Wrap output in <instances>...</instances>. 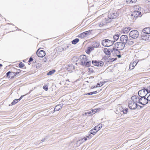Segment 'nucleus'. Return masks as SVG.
Segmentation results:
<instances>
[{
	"mask_svg": "<svg viewBox=\"0 0 150 150\" xmlns=\"http://www.w3.org/2000/svg\"><path fill=\"white\" fill-rule=\"evenodd\" d=\"M111 49H108L107 48H105L104 49L103 51L106 54L110 56L111 54Z\"/></svg>",
	"mask_w": 150,
	"mask_h": 150,
	"instance_id": "obj_19",
	"label": "nucleus"
},
{
	"mask_svg": "<svg viewBox=\"0 0 150 150\" xmlns=\"http://www.w3.org/2000/svg\"><path fill=\"white\" fill-rule=\"evenodd\" d=\"M102 125L101 124H100L99 125H98L97 126H95L94 128L93 129L95 131H96L98 132L99 131L102 127Z\"/></svg>",
	"mask_w": 150,
	"mask_h": 150,
	"instance_id": "obj_21",
	"label": "nucleus"
},
{
	"mask_svg": "<svg viewBox=\"0 0 150 150\" xmlns=\"http://www.w3.org/2000/svg\"><path fill=\"white\" fill-rule=\"evenodd\" d=\"M130 30L129 28H125L124 30V32L125 33V32L128 33L129 31Z\"/></svg>",
	"mask_w": 150,
	"mask_h": 150,
	"instance_id": "obj_34",
	"label": "nucleus"
},
{
	"mask_svg": "<svg viewBox=\"0 0 150 150\" xmlns=\"http://www.w3.org/2000/svg\"><path fill=\"white\" fill-rule=\"evenodd\" d=\"M33 59L32 57H30L29 58V60L28 61V62H31L32 61H33Z\"/></svg>",
	"mask_w": 150,
	"mask_h": 150,
	"instance_id": "obj_50",
	"label": "nucleus"
},
{
	"mask_svg": "<svg viewBox=\"0 0 150 150\" xmlns=\"http://www.w3.org/2000/svg\"><path fill=\"white\" fill-rule=\"evenodd\" d=\"M128 106L130 109L134 110L137 108L138 105L133 101L131 100L129 101V102Z\"/></svg>",
	"mask_w": 150,
	"mask_h": 150,
	"instance_id": "obj_6",
	"label": "nucleus"
},
{
	"mask_svg": "<svg viewBox=\"0 0 150 150\" xmlns=\"http://www.w3.org/2000/svg\"><path fill=\"white\" fill-rule=\"evenodd\" d=\"M92 92H90V93H86L84 94V95H92Z\"/></svg>",
	"mask_w": 150,
	"mask_h": 150,
	"instance_id": "obj_45",
	"label": "nucleus"
},
{
	"mask_svg": "<svg viewBox=\"0 0 150 150\" xmlns=\"http://www.w3.org/2000/svg\"><path fill=\"white\" fill-rule=\"evenodd\" d=\"M117 58H112V59H109V60L110 61H111L112 62V61H115V60H117Z\"/></svg>",
	"mask_w": 150,
	"mask_h": 150,
	"instance_id": "obj_43",
	"label": "nucleus"
},
{
	"mask_svg": "<svg viewBox=\"0 0 150 150\" xmlns=\"http://www.w3.org/2000/svg\"><path fill=\"white\" fill-rule=\"evenodd\" d=\"M148 2H150V0H146Z\"/></svg>",
	"mask_w": 150,
	"mask_h": 150,
	"instance_id": "obj_61",
	"label": "nucleus"
},
{
	"mask_svg": "<svg viewBox=\"0 0 150 150\" xmlns=\"http://www.w3.org/2000/svg\"><path fill=\"white\" fill-rule=\"evenodd\" d=\"M119 50L118 49H116L115 48L113 47V48L111 49V53H112L113 54L117 55L120 53V52Z\"/></svg>",
	"mask_w": 150,
	"mask_h": 150,
	"instance_id": "obj_17",
	"label": "nucleus"
},
{
	"mask_svg": "<svg viewBox=\"0 0 150 150\" xmlns=\"http://www.w3.org/2000/svg\"><path fill=\"white\" fill-rule=\"evenodd\" d=\"M146 99L148 102L150 101V94L146 97Z\"/></svg>",
	"mask_w": 150,
	"mask_h": 150,
	"instance_id": "obj_42",
	"label": "nucleus"
},
{
	"mask_svg": "<svg viewBox=\"0 0 150 150\" xmlns=\"http://www.w3.org/2000/svg\"><path fill=\"white\" fill-rule=\"evenodd\" d=\"M100 45L99 42H97L93 44L92 47H93V48H97Z\"/></svg>",
	"mask_w": 150,
	"mask_h": 150,
	"instance_id": "obj_25",
	"label": "nucleus"
},
{
	"mask_svg": "<svg viewBox=\"0 0 150 150\" xmlns=\"http://www.w3.org/2000/svg\"><path fill=\"white\" fill-rule=\"evenodd\" d=\"M80 58L81 59V65L86 67H88L90 66L91 62L88 60L85 55L83 54L80 55Z\"/></svg>",
	"mask_w": 150,
	"mask_h": 150,
	"instance_id": "obj_1",
	"label": "nucleus"
},
{
	"mask_svg": "<svg viewBox=\"0 0 150 150\" xmlns=\"http://www.w3.org/2000/svg\"><path fill=\"white\" fill-rule=\"evenodd\" d=\"M146 89H142L139 91L138 92L139 97L140 98L142 97V96L143 97H146L147 94H146Z\"/></svg>",
	"mask_w": 150,
	"mask_h": 150,
	"instance_id": "obj_10",
	"label": "nucleus"
},
{
	"mask_svg": "<svg viewBox=\"0 0 150 150\" xmlns=\"http://www.w3.org/2000/svg\"><path fill=\"white\" fill-rule=\"evenodd\" d=\"M134 9H135V10L140 11L141 10V8L138 5L135 6L134 7Z\"/></svg>",
	"mask_w": 150,
	"mask_h": 150,
	"instance_id": "obj_27",
	"label": "nucleus"
},
{
	"mask_svg": "<svg viewBox=\"0 0 150 150\" xmlns=\"http://www.w3.org/2000/svg\"><path fill=\"white\" fill-rule=\"evenodd\" d=\"M118 16L117 12L116 13H111L108 15V18L110 19H113L116 18Z\"/></svg>",
	"mask_w": 150,
	"mask_h": 150,
	"instance_id": "obj_15",
	"label": "nucleus"
},
{
	"mask_svg": "<svg viewBox=\"0 0 150 150\" xmlns=\"http://www.w3.org/2000/svg\"><path fill=\"white\" fill-rule=\"evenodd\" d=\"M132 101H133L136 103H138L139 104L140 97L137 96H132Z\"/></svg>",
	"mask_w": 150,
	"mask_h": 150,
	"instance_id": "obj_12",
	"label": "nucleus"
},
{
	"mask_svg": "<svg viewBox=\"0 0 150 150\" xmlns=\"http://www.w3.org/2000/svg\"><path fill=\"white\" fill-rule=\"evenodd\" d=\"M146 34V33H141V39L145 40L148 39V38H149V35Z\"/></svg>",
	"mask_w": 150,
	"mask_h": 150,
	"instance_id": "obj_16",
	"label": "nucleus"
},
{
	"mask_svg": "<svg viewBox=\"0 0 150 150\" xmlns=\"http://www.w3.org/2000/svg\"><path fill=\"white\" fill-rule=\"evenodd\" d=\"M10 76H11V78H13L15 76H16L15 75V72H11V73H10ZM10 77H11V76H9V78Z\"/></svg>",
	"mask_w": 150,
	"mask_h": 150,
	"instance_id": "obj_32",
	"label": "nucleus"
},
{
	"mask_svg": "<svg viewBox=\"0 0 150 150\" xmlns=\"http://www.w3.org/2000/svg\"><path fill=\"white\" fill-rule=\"evenodd\" d=\"M114 41L105 39L102 40V45L104 47H109L113 44Z\"/></svg>",
	"mask_w": 150,
	"mask_h": 150,
	"instance_id": "obj_2",
	"label": "nucleus"
},
{
	"mask_svg": "<svg viewBox=\"0 0 150 150\" xmlns=\"http://www.w3.org/2000/svg\"><path fill=\"white\" fill-rule=\"evenodd\" d=\"M3 65L1 64H0V69H1V68L2 67Z\"/></svg>",
	"mask_w": 150,
	"mask_h": 150,
	"instance_id": "obj_58",
	"label": "nucleus"
},
{
	"mask_svg": "<svg viewBox=\"0 0 150 150\" xmlns=\"http://www.w3.org/2000/svg\"><path fill=\"white\" fill-rule=\"evenodd\" d=\"M100 83H101V86H102L104 83V82H100Z\"/></svg>",
	"mask_w": 150,
	"mask_h": 150,
	"instance_id": "obj_57",
	"label": "nucleus"
},
{
	"mask_svg": "<svg viewBox=\"0 0 150 150\" xmlns=\"http://www.w3.org/2000/svg\"><path fill=\"white\" fill-rule=\"evenodd\" d=\"M47 137H46L42 139L41 140V142H40L39 144H40L41 143V142H45V141L47 139Z\"/></svg>",
	"mask_w": 150,
	"mask_h": 150,
	"instance_id": "obj_39",
	"label": "nucleus"
},
{
	"mask_svg": "<svg viewBox=\"0 0 150 150\" xmlns=\"http://www.w3.org/2000/svg\"><path fill=\"white\" fill-rule=\"evenodd\" d=\"M36 54L38 57H43L45 55V52L44 50H40L39 51L38 50L36 52Z\"/></svg>",
	"mask_w": 150,
	"mask_h": 150,
	"instance_id": "obj_11",
	"label": "nucleus"
},
{
	"mask_svg": "<svg viewBox=\"0 0 150 150\" xmlns=\"http://www.w3.org/2000/svg\"><path fill=\"white\" fill-rule=\"evenodd\" d=\"M128 109L127 108H125V109H123V110L122 111L123 113L127 114V112H128Z\"/></svg>",
	"mask_w": 150,
	"mask_h": 150,
	"instance_id": "obj_37",
	"label": "nucleus"
},
{
	"mask_svg": "<svg viewBox=\"0 0 150 150\" xmlns=\"http://www.w3.org/2000/svg\"><path fill=\"white\" fill-rule=\"evenodd\" d=\"M92 64L94 66L98 67H101L104 64V62L102 61H99L96 60H92Z\"/></svg>",
	"mask_w": 150,
	"mask_h": 150,
	"instance_id": "obj_7",
	"label": "nucleus"
},
{
	"mask_svg": "<svg viewBox=\"0 0 150 150\" xmlns=\"http://www.w3.org/2000/svg\"><path fill=\"white\" fill-rule=\"evenodd\" d=\"M101 83H97V85L96 86V87H98L100 86H101Z\"/></svg>",
	"mask_w": 150,
	"mask_h": 150,
	"instance_id": "obj_47",
	"label": "nucleus"
},
{
	"mask_svg": "<svg viewBox=\"0 0 150 150\" xmlns=\"http://www.w3.org/2000/svg\"><path fill=\"white\" fill-rule=\"evenodd\" d=\"M139 102V104H141L143 105H145L148 103L146 97H143V96L140 98Z\"/></svg>",
	"mask_w": 150,
	"mask_h": 150,
	"instance_id": "obj_8",
	"label": "nucleus"
},
{
	"mask_svg": "<svg viewBox=\"0 0 150 150\" xmlns=\"http://www.w3.org/2000/svg\"><path fill=\"white\" fill-rule=\"evenodd\" d=\"M87 137H84L82 139H81V141H82V142H83L87 140Z\"/></svg>",
	"mask_w": 150,
	"mask_h": 150,
	"instance_id": "obj_46",
	"label": "nucleus"
},
{
	"mask_svg": "<svg viewBox=\"0 0 150 150\" xmlns=\"http://www.w3.org/2000/svg\"><path fill=\"white\" fill-rule=\"evenodd\" d=\"M127 43L128 45H133V44L134 43V41H130V40H129L127 42Z\"/></svg>",
	"mask_w": 150,
	"mask_h": 150,
	"instance_id": "obj_31",
	"label": "nucleus"
},
{
	"mask_svg": "<svg viewBox=\"0 0 150 150\" xmlns=\"http://www.w3.org/2000/svg\"><path fill=\"white\" fill-rule=\"evenodd\" d=\"M11 73V71H9L7 72L6 74V76L7 77H8L9 75H10V74Z\"/></svg>",
	"mask_w": 150,
	"mask_h": 150,
	"instance_id": "obj_44",
	"label": "nucleus"
},
{
	"mask_svg": "<svg viewBox=\"0 0 150 150\" xmlns=\"http://www.w3.org/2000/svg\"><path fill=\"white\" fill-rule=\"evenodd\" d=\"M129 35L132 38L135 39L138 37L139 34L138 31L134 30L131 31L129 33Z\"/></svg>",
	"mask_w": 150,
	"mask_h": 150,
	"instance_id": "obj_3",
	"label": "nucleus"
},
{
	"mask_svg": "<svg viewBox=\"0 0 150 150\" xmlns=\"http://www.w3.org/2000/svg\"><path fill=\"white\" fill-rule=\"evenodd\" d=\"M119 110L121 111H123V108L122 107H121L120 108H119Z\"/></svg>",
	"mask_w": 150,
	"mask_h": 150,
	"instance_id": "obj_53",
	"label": "nucleus"
},
{
	"mask_svg": "<svg viewBox=\"0 0 150 150\" xmlns=\"http://www.w3.org/2000/svg\"><path fill=\"white\" fill-rule=\"evenodd\" d=\"M18 101V99L14 100H13V101L11 103V105H15L16 103H17Z\"/></svg>",
	"mask_w": 150,
	"mask_h": 150,
	"instance_id": "obj_30",
	"label": "nucleus"
},
{
	"mask_svg": "<svg viewBox=\"0 0 150 150\" xmlns=\"http://www.w3.org/2000/svg\"><path fill=\"white\" fill-rule=\"evenodd\" d=\"M93 49V47H88L86 52L87 53H89Z\"/></svg>",
	"mask_w": 150,
	"mask_h": 150,
	"instance_id": "obj_28",
	"label": "nucleus"
},
{
	"mask_svg": "<svg viewBox=\"0 0 150 150\" xmlns=\"http://www.w3.org/2000/svg\"><path fill=\"white\" fill-rule=\"evenodd\" d=\"M141 14V12L140 11H138L134 10L132 12V14H131V16L135 18H137Z\"/></svg>",
	"mask_w": 150,
	"mask_h": 150,
	"instance_id": "obj_13",
	"label": "nucleus"
},
{
	"mask_svg": "<svg viewBox=\"0 0 150 150\" xmlns=\"http://www.w3.org/2000/svg\"><path fill=\"white\" fill-rule=\"evenodd\" d=\"M116 56L118 58H120L121 57V55L120 54L118 55L117 54Z\"/></svg>",
	"mask_w": 150,
	"mask_h": 150,
	"instance_id": "obj_54",
	"label": "nucleus"
},
{
	"mask_svg": "<svg viewBox=\"0 0 150 150\" xmlns=\"http://www.w3.org/2000/svg\"><path fill=\"white\" fill-rule=\"evenodd\" d=\"M131 1V3H133L136 2L137 0H130Z\"/></svg>",
	"mask_w": 150,
	"mask_h": 150,
	"instance_id": "obj_51",
	"label": "nucleus"
},
{
	"mask_svg": "<svg viewBox=\"0 0 150 150\" xmlns=\"http://www.w3.org/2000/svg\"><path fill=\"white\" fill-rule=\"evenodd\" d=\"M79 41V39L78 38H76L71 41L72 44L75 45Z\"/></svg>",
	"mask_w": 150,
	"mask_h": 150,
	"instance_id": "obj_26",
	"label": "nucleus"
},
{
	"mask_svg": "<svg viewBox=\"0 0 150 150\" xmlns=\"http://www.w3.org/2000/svg\"><path fill=\"white\" fill-rule=\"evenodd\" d=\"M55 70H52L50 71H49L47 74V75H52V74H53L55 72Z\"/></svg>",
	"mask_w": 150,
	"mask_h": 150,
	"instance_id": "obj_29",
	"label": "nucleus"
},
{
	"mask_svg": "<svg viewBox=\"0 0 150 150\" xmlns=\"http://www.w3.org/2000/svg\"><path fill=\"white\" fill-rule=\"evenodd\" d=\"M91 111L92 114H95L97 110H96V111H95L93 110H92Z\"/></svg>",
	"mask_w": 150,
	"mask_h": 150,
	"instance_id": "obj_48",
	"label": "nucleus"
},
{
	"mask_svg": "<svg viewBox=\"0 0 150 150\" xmlns=\"http://www.w3.org/2000/svg\"><path fill=\"white\" fill-rule=\"evenodd\" d=\"M25 95H22L21 96V97L20 98L18 99V101H19L20 100H21V99L22 98L24 97V96H25Z\"/></svg>",
	"mask_w": 150,
	"mask_h": 150,
	"instance_id": "obj_52",
	"label": "nucleus"
},
{
	"mask_svg": "<svg viewBox=\"0 0 150 150\" xmlns=\"http://www.w3.org/2000/svg\"><path fill=\"white\" fill-rule=\"evenodd\" d=\"M85 114L86 115H91V114H92L91 111L87 112H85Z\"/></svg>",
	"mask_w": 150,
	"mask_h": 150,
	"instance_id": "obj_38",
	"label": "nucleus"
},
{
	"mask_svg": "<svg viewBox=\"0 0 150 150\" xmlns=\"http://www.w3.org/2000/svg\"><path fill=\"white\" fill-rule=\"evenodd\" d=\"M109 22H110V21H107V22H106V23H103L101 22L99 24V26L100 27H101L103 25H105L106 24V23Z\"/></svg>",
	"mask_w": 150,
	"mask_h": 150,
	"instance_id": "obj_33",
	"label": "nucleus"
},
{
	"mask_svg": "<svg viewBox=\"0 0 150 150\" xmlns=\"http://www.w3.org/2000/svg\"><path fill=\"white\" fill-rule=\"evenodd\" d=\"M43 88L45 91H47L48 89V87L47 86H44Z\"/></svg>",
	"mask_w": 150,
	"mask_h": 150,
	"instance_id": "obj_41",
	"label": "nucleus"
},
{
	"mask_svg": "<svg viewBox=\"0 0 150 150\" xmlns=\"http://www.w3.org/2000/svg\"><path fill=\"white\" fill-rule=\"evenodd\" d=\"M142 33L149 34L150 33V28L149 27H147L144 28L142 30Z\"/></svg>",
	"mask_w": 150,
	"mask_h": 150,
	"instance_id": "obj_20",
	"label": "nucleus"
},
{
	"mask_svg": "<svg viewBox=\"0 0 150 150\" xmlns=\"http://www.w3.org/2000/svg\"><path fill=\"white\" fill-rule=\"evenodd\" d=\"M118 110H116V112H115V113L116 114H118L119 113H118Z\"/></svg>",
	"mask_w": 150,
	"mask_h": 150,
	"instance_id": "obj_59",
	"label": "nucleus"
},
{
	"mask_svg": "<svg viewBox=\"0 0 150 150\" xmlns=\"http://www.w3.org/2000/svg\"><path fill=\"white\" fill-rule=\"evenodd\" d=\"M120 36V34H115L113 36V38L114 40V42L117 41L119 39Z\"/></svg>",
	"mask_w": 150,
	"mask_h": 150,
	"instance_id": "obj_24",
	"label": "nucleus"
},
{
	"mask_svg": "<svg viewBox=\"0 0 150 150\" xmlns=\"http://www.w3.org/2000/svg\"><path fill=\"white\" fill-rule=\"evenodd\" d=\"M146 92L147 93V94L150 93V86H149V87L147 88L146 89Z\"/></svg>",
	"mask_w": 150,
	"mask_h": 150,
	"instance_id": "obj_36",
	"label": "nucleus"
},
{
	"mask_svg": "<svg viewBox=\"0 0 150 150\" xmlns=\"http://www.w3.org/2000/svg\"><path fill=\"white\" fill-rule=\"evenodd\" d=\"M24 64L22 62H21L19 64L18 66L19 67L22 68L24 67Z\"/></svg>",
	"mask_w": 150,
	"mask_h": 150,
	"instance_id": "obj_35",
	"label": "nucleus"
},
{
	"mask_svg": "<svg viewBox=\"0 0 150 150\" xmlns=\"http://www.w3.org/2000/svg\"><path fill=\"white\" fill-rule=\"evenodd\" d=\"M97 132L96 131H95L93 128L90 131L89 135L86 136V137H88L89 139H90L93 137L94 135H95Z\"/></svg>",
	"mask_w": 150,
	"mask_h": 150,
	"instance_id": "obj_14",
	"label": "nucleus"
},
{
	"mask_svg": "<svg viewBox=\"0 0 150 150\" xmlns=\"http://www.w3.org/2000/svg\"><path fill=\"white\" fill-rule=\"evenodd\" d=\"M121 42L126 44L128 41V37L126 35H122L120 38Z\"/></svg>",
	"mask_w": 150,
	"mask_h": 150,
	"instance_id": "obj_9",
	"label": "nucleus"
},
{
	"mask_svg": "<svg viewBox=\"0 0 150 150\" xmlns=\"http://www.w3.org/2000/svg\"><path fill=\"white\" fill-rule=\"evenodd\" d=\"M63 105L62 104L57 105L54 108V112L59 111L62 108Z\"/></svg>",
	"mask_w": 150,
	"mask_h": 150,
	"instance_id": "obj_18",
	"label": "nucleus"
},
{
	"mask_svg": "<svg viewBox=\"0 0 150 150\" xmlns=\"http://www.w3.org/2000/svg\"><path fill=\"white\" fill-rule=\"evenodd\" d=\"M126 44L121 42H116L115 45L119 50H122L125 48Z\"/></svg>",
	"mask_w": 150,
	"mask_h": 150,
	"instance_id": "obj_5",
	"label": "nucleus"
},
{
	"mask_svg": "<svg viewBox=\"0 0 150 150\" xmlns=\"http://www.w3.org/2000/svg\"><path fill=\"white\" fill-rule=\"evenodd\" d=\"M92 30H89L84 32L80 34L79 37L81 38H83L91 34Z\"/></svg>",
	"mask_w": 150,
	"mask_h": 150,
	"instance_id": "obj_4",
	"label": "nucleus"
},
{
	"mask_svg": "<svg viewBox=\"0 0 150 150\" xmlns=\"http://www.w3.org/2000/svg\"><path fill=\"white\" fill-rule=\"evenodd\" d=\"M88 69H89V72H92V73H93V70L91 68H88Z\"/></svg>",
	"mask_w": 150,
	"mask_h": 150,
	"instance_id": "obj_49",
	"label": "nucleus"
},
{
	"mask_svg": "<svg viewBox=\"0 0 150 150\" xmlns=\"http://www.w3.org/2000/svg\"><path fill=\"white\" fill-rule=\"evenodd\" d=\"M126 2L127 3H131L130 0H126Z\"/></svg>",
	"mask_w": 150,
	"mask_h": 150,
	"instance_id": "obj_55",
	"label": "nucleus"
},
{
	"mask_svg": "<svg viewBox=\"0 0 150 150\" xmlns=\"http://www.w3.org/2000/svg\"><path fill=\"white\" fill-rule=\"evenodd\" d=\"M95 88V86H94V87H93V88Z\"/></svg>",
	"mask_w": 150,
	"mask_h": 150,
	"instance_id": "obj_62",
	"label": "nucleus"
},
{
	"mask_svg": "<svg viewBox=\"0 0 150 150\" xmlns=\"http://www.w3.org/2000/svg\"><path fill=\"white\" fill-rule=\"evenodd\" d=\"M92 92V94H95L97 93V91H94V92Z\"/></svg>",
	"mask_w": 150,
	"mask_h": 150,
	"instance_id": "obj_56",
	"label": "nucleus"
},
{
	"mask_svg": "<svg viewBox=\"0 0 150 150\" xmlns=\"http://www.w3.org/2000/svg\"><path fill=\"white\" fill-rule=\"evenodd\" d=\"M15 74V75L16 76L20 72V70L19 69L17 70V71L14 72Z\"/></svg>",
	"mask_w": 150,
	"mask_h": 150,
	"instance_id": "obj_40",
	"label": "nucleus"
},
{
	"mask_svg": "<svg viewBox=\"0 0 150 150\" xmlns=\"http://www.w3.org/2000/svg\"><path fill=\"white\" fill-rule=\"evenodd\" d=\"M140 106V107L141 108H142L143 107V106Z\"/></svg>",
	"mask_w": 150,
	"mask_h": 150,
	"instance_id": "obj_60",
	"label": "nucleus"
},
{
	"mask_svg": "<svg viewBox=\"0 0 150 150\" xmlns=\"http://www.w3.org/2000/svg\"><path fill=\"white\" fill-rule=\"evenodd\" d=\"M74 67L73 65L70 64L68 65V67H67V70L68 71H71L72 69H74Z\"/></svg>",
	"mask_w": 150,
	"mask_h": 150,
	"instance_id": "obj_22",
	"label": "nucleus"
},
{
	"mask_svg": "<svg viewBox=\"0 0 150 150\" xmlns=\"http://www.w3.org/2000/svg\"><path fill=\"white\" fill-rule=\"evenodd\" d=\"M137 64V63L136 62H134L132 63H131L129 65V69H132Z\"/></svg>",
	"mask_w": 150,
	"mask_h": 150,
	"instance_id": "obj_23",
	"label": "nucleus"
}]
</instances>
